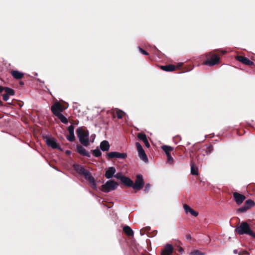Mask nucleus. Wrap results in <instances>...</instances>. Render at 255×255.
Wrapping results in <instances>:
<instances>
[{"label":"nucleus","mask_w":255,"mask_h":255,"mask_svg":"<svg viewBox=\"0 0 255 255\" xmlns=\"http://www.w3.org/2000/svg\"><path fill=\"white\" fill-rule=\"evenodd\" d=\"M226 53V51L221 49H215L212 52L205 54L207 60L203 62V64L209 66H213L220 62V55H223Z\"/></svg>","instance_id":"nucleus-1"},{"label":"nucleus","mask_w":255,"mask_h":255,"mask_svg":"<svg viewBox=\"0 0 255 255\" xmlns=\"http://www.w3.org/2000/svg\"><path fill=\"white\" fill-rule=\"evenodd\" d=\"M74 170L79 174L83 175L86 180H88L92 184L93 189L96 188V183L94 178L92 176L91 173L83 166L79 164H74L73 165Z\"/></svg>","instance_id":"nucleus-2"},{"label":"nucleus","mask_w":255,"mask_h":255,"mask_svg":"<svg viewBox=\"0 0 255 255\" xmlns=\"http://www.w3.org/2000/svg\"><path fill=\"white\" fill-rule=\"evenodd\" d=\"M235 232L239 235L246 234L255 238V233L251 230L249 225L246 222H242L237 227Z\"/></svg>","instance_id":"nucleus-3"},{"label":"nucleus","mask_w":255,"mask_h":255,"mask_svg":"<svg viewBox=\"0 0 255 255\" xmlns=\"http://www.w3.org/2000/svg\"><path fill=\"white\" fill-rule=\"evenodd\" d=\"M76 132L80 143L85 146H88L89 145L88 131L80 127L77 128Z\"/></svg>","instance_id":"nucleus-4"},{"label":"nucleus","mask_w":255,"mask_h":255,"mask_svg":"<svg viewBox=\"0 0 255 255\" xmlns=\"http://www.w3.org/2000/svg\"><path fill=\"white\" fill-rule=\"evenodd\" d=\"M196 149V147L193 146L192 150L190 151V157L191 158V173L192 175H197L198 174V168L195 167L196 160L199 162L198 156H196L194 151Z\"/></svg>","instance_id":"nucleus-5"},{"label":"nucleus","mask_w":255,"mask_h":255,"mask_svg":"<svg viewBox=\"0 0 255 255\" xmlns=\"http://www.w3.org/2000/svg\"><path fill=\"white\" fill-rule=\"evenodd\" d=\"M118 186L119 184L118 182L114 180H110L102 185L101 190L105 193H108L116 189Z\"/></svg>","instance_id":"nucleus-6"},{"label":"nucleus","mask_w":255,"mask_h":255,"mask_svg":"<svg viewBox=\"0 0 255 255\" xmlns=\"http://www.w3.org/2000/svg\"><path fill=\"white\" fill-rule=\"evenodd\" d=\"M144 185V182L142 176L140 174H137L136 176L134 183L133 182L132 188L135 191H139L143 188Z\"/></svg>","instance_id":"nucleus-7"},{"label":"nucleus","mask_w":255,"mask_h":255,"mask_svg":"<svg viewBox=\"0 0 255 255\" xmlns=\"http://www.w3.org/2000/svg\"><path fill=\"white\" fill-rule=\"evenodd\" d=\"M66 108H64L63 105L57 102L55 103L51 108V111L55 116L60 114Z\"/></svg>","instance_id":"nucleus-8"},{"label":"nucleus","mask_w":255,"mask_h":255,"mask_svg":"<svg viewBox=\"0 0 255 255\" xmlns=\"http://www.w3.org/2000/svg\"><path fill=\"white\" fill-rule=\"evenodd\" d=\"M46 143L48 146L52 147L53 149H58L61 150V148L58 144L56 140L54 138L46 137Z\"/></svg>","instance_id":"nucleus-9"},{"label":"nucleus","mask_w":255,"mask_h":255,"mask_svg":"<svg viewBox=\"0 0 255 255\" xmlns=\"http://www.w3.org/2000/svg\"><path fill=\"white\" fill-rule=\"evenodd\" d=\"M109 159L114 158H117L120 159H125L127 157V154L126 153H120L118 152H110L107 154Z\"/></svg>","instance_id":"nucleus-10"},{"label":"nucleus","mask_w":255,"mask_h":255,"mask_svg":"<svg viewBox=\"0 0 255 255\" xmlns=\"http://www.w3.org/2000/svg\"><path fill=\"white\" fill-rule=\"evenodd\" d=\"M233 195L235 202L239 205L242 204L246 198L245 195L236 192H234Z\"/></svg>","instance_id":"nucleus-11"},{"label":"nucleus","mask_w":255,"mask_h":255,"mask_svg":"<svg viewBox=\"0 0 255 255\" xmlns=\"http://www.w3.org/2000/svg\"><path fill=\"white\" fill-rule=\"evenodd\" d=\"M236 60L239 61V62L242 63L243 64L248 65V66H252L254 65V63L249 60L248 58L241 56V55H238L236 57Z\"/></svg>","instance_id":"nucleus-12"},{"label":"nucleus","mask_w":255,"mask_h":255,"mask_svg":"<svg viewBox=\"0 0 255 255\" xmlns=\"http://www.w3.org/2000/svg\"><path fill=\"white\" fill-rule=\"evenodd\" d=\"M68 131L69 133V135L66 136V138L69 141H71V142L74 141L75 140V137L74 133V126H73V125L70 126L68 128Z\"/></svg>","instance_id":"nucleus-13"},{"label":"nucleus","mask_w":255,"mask_h":255,"mask_svg":"<svg viewBox=\"0 0 255 255\" xmlns=\"http://www.w3.org/2000/svg\"><path fill=\"white\" fill-rule=\"evenodd\" d=\"M181 65V64H179L177 66H176L173 64H168L164 66H161L160 68L162 70L164 71L170 72L173 71L176 69H179Z\"/></svg>","instance_id":"nucleus-14"},{"label":"nucleus","mask_w":255,"mask_h":255,"mask_svg":"<svg viewBox=\"0 0 255 255\" xmlns=\"http://www.w3.org/2000/svg\"><path fill=\"white\" fill-rule=\"evenodd\" d=\"M173 252V246L170 244H167L162 250L161 255H170Z\"/></svg>","instance_id":"nucleus-15"},{"label":"nucleus","mask_w":255,"mask_h":255,"mask_svg":"<svg viewBox=\"0 0 255 255\" xmlns=\"http://www.w3.org/2000/svg\"><path fill=\"white\" fill-rule=\"evenodd\" d=\"M76 148L77 152L80 155L86 156L89 158L91 157L90 153L87 151L82 145H77Z\"/></svg>","instance_id":"nucleus-16"},{"label":"nucleus","mask_w":255,"mask_h":255,"mask_svg":"<svg viewBox=\"0 0 255 255\" xmlns=\"http://www.w3.org/2000/svg\"><path fill=\"white\" fill-rule=\"evenodd\" d=\"M125 115L126 113L124 111L118 109H115L112 112V115L114 118L117 117L119 119H121Z\"/></svg>","instance_id":"nucleus-17"},{"label":"nucleus","mask_w":255,"mask_h":255,"mask_svg":"<svg viewBox=\"0 0 255 255\" xmlns=\"http://www.w3.org/2000/svg\"><path fill=\"white\" fill-rule=\"evenodd\" d=\"M116 172V170L114 167H110L106 171L105 176L107 179H110L114 177Z\"/></svg>","instance_id":"nucleus-18"},{"label":"nucleus","mask_w":255,"mask_h":255,"mask_svg":"<svg viewBox=\"0 0 255 255\" xmlns=\"http://www.w3.org/2000/svg\"><path fill=\"white\" fill-rule=\"evenodd\" d=\"M183 208L186 214L190 213L192 216L194 217H197L198 215V213L190 208L188 205L184 204Z\"/></svg>","instance_id":"nucleus-19"},{"label":"nucleus","mask_w":255,"mask_h":255,"mask_svg":"<svg viewBox=\"0 0 255 255\" xmlns=\"http://www.w3.org/2000/svg\"><path fill=\"white\" fill-rule=\"evenodd\" d=\"M122 183L126 186L132 187L133 181L128 177L124 176L121 180Z\"/></svg>","instance_id":"nucleus-20"},{"label":"nucleus","mask_w":255,"mask_h":255,"mask_svg":"<svg viewBox=\"0 0 255 255\" xmlns=\"http://www.w3.org/2000/svg\"><path fill=\"white\" fill-rule=\"evenodd\" d=\"M100 148L103 151H107L109 150L110 145L107 140H103L100 143Z\"/></svg>","instance_id":"nucleus-21"},{"label":"nucleus","mask_w":255,"mask_h":255,"mask_svg":"<svg viewBox=\"0 0 255 255\" xmlns=\"http://www.w3.org/2000/svg\"><path fill=\"white\" fill-rule=\"evenodd\" d=\"M11 74L14 78L16 79H21L23 78L24 74L17 70H13L11 71Z\"/></svg>","instance_id":"nucleus-22"},{"label":"nucleus","mask_w":255,"mask_h":255,"mask_svg":"<svg viewBox=\"0 0 255 255\" xmlns=\"http://www.w3.org/2000/svg\"><path fill=\"white\" fill-rule=\"evenodd\" d=\"M123 231L128 236L130 237L133 236V232L131 228L128 226H125L123 228Z\"/></svg>","instance_id":"nucleus-23"},{"label":"nucleus","mask_w":255,"mask_h":255,"mask_svg":"<svg viewBox=\"0 0 255 255\" xmlns=\"http://www.w3.org/2000/svg\"><path fill=\"white\" fill-rule=\"evenodd\" d=\"M162 150L166 153V156L170 154V152L172 151L174 149L173 147L168 145H162L161 147Z\"/></svg>","instance_id":"nucleus-24"},{"label":"nucleus","mask_w":255,"mask_h":255,"mask_svg":"<svg viewBox=\"0 0 255 255\" xmlns=\"http://www.w3.org/2000/svg\"><path fill=\"white\" fill-rule=\"evenodd\" d=\"M139 157L141 159H142L145 162H147L148 161V158L145 153L144 150L143 149L142 150L139 151L138 152Z\"/></svg>","instance_id":"nucleus-25"},{"label":"nucleus","mask_w":255,"mask_h":255,"mask_svg":"<svg viewBox=\"0 0 255 255\" xmlns=\"http://www.w3.org/2000/svg\"><path fill=\"white\" fill-rule=\"evenodd\" d=\"M62 123L67 124L68 123V119L61 113L58 114L56 116Z\"/></svg>","instance_id":"nucleus-26"},{"label":"nucleus","mask_w":255,"mask_h":255,"mask_svg":"<svg viewBox=\"0 0 255 255\" xmlns=\"http://www.w3.org/2000/svg\"><path fill=\"white\" fill-rule=\"evenodd\" d=\"M244 205L248 208V209H249L253 207L255 204L252 200L249 199L245 202Z\"/></svg>","instance_id":"nucleus-27"},{"label":"nucleus","mask_w":255,"mask_h":255,"mask_svg":"<svg viewBox=\"0 0 255 255\" xmlns=\"http://www.w3.org/2000/svg\"><path fill=\"white\" fill-rule=\"evenodd\" d=\"M91 152H92L93 154L96 157H99L102 155L101 151L98 148L92 150Z\"/></svg>","instance_id":"nucleus-28"},{"label":"nucleus","mask_w":255,"mask_h":255,"mask_svg":"<svg viewBox=\"0 0 255 255\" xmlns=\"http://www.w3.org/2000/svg\"><path fill=\"white\" fill-rule=\"evenodd\" d=\"M5 92L8 96H13L15 93V92L13 89L8 87H5Z\"/></svg>","instance_id":"nucleus-29"},{"label":"nucleus","mask_w":255,"mask_h":255,"mask_svg":"<svg viewBox=\"0 0 255 255\" xmlns=\"http://www.w3.org/2000/svg\"><path fill=\"white\" fill-rule=\"evenodd\" d=\"M137 137L139 139L142 140L143 142L147 139L145 134L143 133H138L137 134Z\"/></svg>","instance_id":"nucleus-30"},{"label":"nucleus","mask_w":255,"mask_h":255,"mask_svg":"<svg viewBox=\"0 0 255 255\" xmlns=\"http://www.w3.org/2000/svg\"><path fill=\"white\" fill-rule=\"evenodd\" d=\"M213 149H214V148H213V146L212 145H209L206 148V149L205 150V152H206V154L208 155V154H210L213 151Z\"/></svg>","instance_id":"nucleus-31"},{"label":"nucleus","mask_w":255,"mask_h":255,"mask_svg":"<svg viewBox=\"0 0 255 255\" xmlns=\"http://www.w3.org/2000/svg\"><path fill=\"white\" fill-rule=\"evenodd\" d=\"M248 210H249L248 208L245 205H244L243 206L239 208L238 209V212H240V213H244V212H246Z\"/></svg>","instance_id":"nucleus-32"},{"label":"nucleus","mask_w":255,"mask_h":255,"mask_svg":"<svg viewBox=\"0 0 255 255\" xmlns=\"http://www.w3.org/2000/svg\"><path fill=\"white\" fill-rule=\"evenodd\" d=\"M191 255H205V254L201 252L199 250H194L190 254Z\"/></svg>","instance_id":"nucleus-33"},{"label":"nucleus","mask_w":255,"mask_h":255,"mask_svg":"<svg viewBox=\"0 0 255 255\" xmlns=\"http://www.w3.org/2000/svg\"><path fill=\"white\" fill-rule=\"evenodd\" d=\"M124 175H122V173L121 172H118L116 174L114 175V177L118 179H120L121 181L122 180V179L124 177Z\"/></svg>","instance_id":"nucleus-34"},{"label":"nucleus","mask_w":255,"mask_h":255,"mask_svg":"<svg viewBox=\"0 0 255 255\" xmlns=\"http://www.w3.org/2000/svg\"><path fill=\"white\" fill-rule=\"evenodd\" d=\"M135 145L138 152L143 149L141 145L139 142H136Z\"/></svg>","instance_id":"nucleus-35"},{"label":"nucleus","mask_w":255,"mask_h":255,"mask_svg":"<svg viewBox=\"0 0 255 255\" xmlns=\"http://www.w3.org/2000/svg\"><path fill=\"white\" fill-rule=\"evenodd\" d=\"M168 162L171 164L173 162V158L171 157V154L167 155Z\"/></svg>","instance_id":"nucleus-36"},{"label":"nucleus","mask_w":255,"mask_h":255,"mask_svg":"<svg viewBox=\"0 0 255 255\" xmlns=\"http://www.w3.org/2000/svg\"><path fill=\"white\" fill-rule=\"evenodd\" d=\"M138 49H139V51L143 55H148V53L147 52H146V51H145L144 49H143L142 48H141V47H138Z\"/></svg>","instance_id":"nucleus-37"},{"label":"nucleus","mask_w":255,"mask_h":255,"mask_svg":"<svg viewBox=\"0 0 255 255\" xmlns=\"http://www.w3.org/2000/svg\"><path fill=\"white\" fill-rule=\"evenodd\" d=\"M150 188V185L149 184H146L145 188H144V191L145 192H148L149 190V189Z\"/></svg>","instance_id":"nucleus-38"},{"label":"nucleus","mask_w":255,"mask_h":255,"mask_svg":"<svg viewBox=\"0 0 255 255\" xmlns=\"http://www.w3.org/2000/svg\"><path fill=\"white\" fill-rule=\"evenodd\" d=\"M2 98H3V100L5 101H7L8 99H9V96L7 95V94H6V93L5 94H4L3 95H2Z\"/></svg>","instance_id":"nucleus-39"},{"label":"nucleus","mask_w":255,"mask_h":255,"mask_svg":"<svg viewBox=\"0 0 255 255\" xmlns=\"http://www.w3.org/2000/svg\"><path fill=\"white\" fill-rule=\"evenodd\" d=\"M145 145L147 147H150V144L148 142V140L147 139H146L144 141H143Z\"/></svg>","instance_id":"nucleus-40"},{"label":"nucleus","mask_w":255,"mask_h":255,"mask_svg":"<svg viewBox=\"0 0 255 255\" xmlns=\"http://www.w3.org/2000/svg\"><path fill=\"white\" fill-rule=\"evenodd\" d=\"M10 105H11L10 103H7L5 105H3L2 102L0 100V106H7Z\"/></svg>","instance_id":"nucleus-41"},{"label":"nucleus","mask_w":255,"mask_h":255,"mask_svg":"<svg viewBox=\"0 0 255 255\" xmlns=\"http://www.w3.org/2000/svg\"><path fill=\"white\" fill-rule=\"evenodd\" d=\"M5 87L0 86V93H2L3 90L5 91Z\"/></svg>","instance_id":"nucleus-42"},{"label":"nucleus","mask_w":255,"mask_h":255,"mask_svg":"<svg viewBox=\"0 0 255 255\" xmlns=\"http://www.w3.org/2000/svg\"><path fill=\"white\" fill-rule=\"evenodd\" d=\"M186 238L187 240H191V236L190 235L188 234L186 236Z\"/></svg>","instance_id":"nucleus-43"},{"label":"nucleus","mask_w":255,"mask_h":255,"mask_svg":"<svg viewBox=\"0 0 255 255\" xmlns=\"http://www.w3.org/2000/svg\"><path fill=\"white\" fill-rule=\"evenodd\" d=\"M19 84L21 86H23L24 85V82H22V81H20L19 82Z\"/></svg>","instance_id":"nucleus-44"},{"label":"nucleus","mask_w":255,"mask_h":255,"mask_svg":"<svg viewBox=\"0 0 255 255\" xmlns=\"http://www.w3.org/2000/svg\"><path fill=\"white\" fill-rule=\"evenodd\" d=\"M145 229L146 231H148V230H149V229H150V227H145V229Z\"/></svg>","instance_id":"nucleus-45"},{"label":"nucleus","mask_w":255,"mask_h":255,"mask_svg":"<svg viewBox=\"0 0 255 255\" xmlns=\"http://www.w3.org/2000/svg\"><path fill=\"white\" fill-rule=\"evenodd\" d=\"M71 153V151H68V150L66 151V153H67V154H69V153Z\"/></svg>","instance_id":"nucleus-46"},{"label":"nucleus","mask_w":255,"mask_h":255,"mask_svg":"<svg viewBox=\"0 0 255 255\" xmlns=\"http://www.w3.org/2000/svg\"><path fill=\"white\" fill-rule=\"evenodd\" d=\"M142 230H140V234L142 235H143V234L142 233Z\"/></svg>","instance_id":"nucleus-47"},{"label":"nucleus","mask_w":255,"mask_h":255,"mask_svg":"<svg viewBox=\"0 0 255 255\" xmlns=\"http://www.w3.org/2000/svg\"><path fill=\"white\" fill-rule=\"evenodd\" d=\"M183 251V249L182 248H181L180 249V251Z\"/></svg>","instance_id":"nucleus-48"},{"label":"nucleus","mask_w":255,"mask_h":255,"mask_svg":"<svg viewBox=\"0 0 255 255\" xmlns=\"http://www.w3.org/2000/svg\"><path fill=\"white\" fill-rule=\"evenodd\" d=\"M236 252H237V250H235V251H234V253H236Z\"/></svg>","instance_id":"nucleus-49"}]
</instances>
